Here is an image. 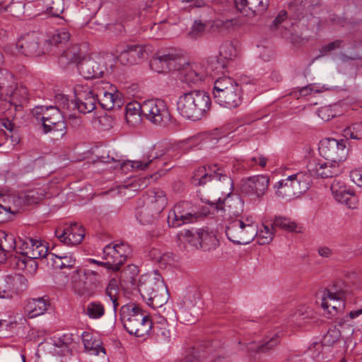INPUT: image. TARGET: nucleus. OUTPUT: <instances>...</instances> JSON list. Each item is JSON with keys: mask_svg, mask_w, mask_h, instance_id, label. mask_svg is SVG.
<instances>
[{"mask_svg": "<svg viewBox=\"0 0 362 362\" xmlns=\"http://www.w3.org/2000/svg\"><path fill=\"white\" fill-rule=\"evenodd\" d=\"M211 105V98L206 92L194 90L178 98L177 110L184 118L195 122L206 116Z\"/></svg>", "mask_w": 362, "mask_h": 362, "instance_id": "1", "label": "nucleus"}, {"mask_svg": "<svg viewBox=\"0 0 362 362\" xmlns=\"http://www.w3.org/2000/svg\"><path fill=\"white\" fill-rule=\"evenodd\" d=\"M119 315L126 331L136 337L147 335L153 327L150 316L134 303L122 306Z\"/></svg>", "mask_w": 362, "mask_h": 362, "instance_id": "2", "label": "nucleus"}, {"mask_svg": "<svg viewBox=\"0 0 362 362\" xmlns=\"http://www.w3.org/2000/svg\"><path fill=\"white\" fill-rule=\"evenodd\" d=\"M213 94L216 103L225 107L235 108L242 103L241 86L228 76L220 77L215 81Z\"/></svg>", "mask_w": 362, "mask_h": 362, "instance_id": "3", "label": "nucleus"}, {"mask_svg": "<svg viewBox=\"0 0 362 362\" xmlns=\"http://www.w3.org/2000/svg\"><path fill=\"white\" fill-rule=\"evenodd\" d=\"M42 33L31 32L21 37L15 45H6L4 51L12 55L22 54L25 57H37L49 51V44H45Z\"/></svg>", "mask_w": 362, "mask_h": 362, "instance_id": "4", "label": "nucleus"}, {"mask_svg": "<svg viewBox=\"0 0 362 362\" xmlns=\"http://www.w3.org/2000/svg\"><path fill=\"white\" fill-rule=\"evenodd\" d=\"M211 181L218 182V187L223 194L228 196L232 193L233 180L228 175L226 170L218 164L209 167L208 170L205 167H199L194 171L192 177V182L194 185L202 186Z\"/></svg>", "mask_w": 362, "mask_h": 362, "instance_id": "5", "label": "nucleus"}, {"mask_svg": "<svg viewBox=\"0 0 362 362\" xmlns=\"http://www.w3.org/2000/svg\"><path fill=\"white\" fill-rule=\"evenodd\" d=\"M167 158L159 145L153 146L142 158L136 160H127L122 164V168L130 167L135 170H144L146 169L157 170L156 175L162 176L173 167V165L168 163Z\"/></svg>", "mask_w": 362, "mask_h": 362, "instance_id": "6", "label": "nucleus"}, {"mask_svg": "<svg viewBox=\"0 0 362 362\" xmlns=\"http://www.w3.org/2000/svg\"><path fill=\"white\" fill-rule=\"evenodd\" d=\"M33 114H40L43 132L45 134L51 133L54 136L62 138L66 133V124L64 121V114L55 106L37 107Z\"/></svg>", "mask_w": 362, "mask_h": 362, "instance_id": "7", "label": "nucleus"}, {"mask_svg": "<svg viewBox=\"0 0 362 362\" xmlns=\"http://www.w3.org/2000/svg\"><path fill=\"white\" fill-rule=\"evenodd\" d=\"M167 205L165 193L160 189L149 190L146 205L136 214L141 224H152L158 218L160 214Z\"/></svg>", "mask_w": 362, "mask_h": 362, "instance_id": "8", "label": "nucleus"}, {"mask_svg": "<svg viewBox=\"0 0 362 362\" xmlns=\"http://www.w3.org/2000/svg\"><path fill=\"white\" fill-rule=\"evenodd\" d=\"M114 58L110 54H92L88 58H83L78 64V69L85 78H99L104 76L107 70L108 62Z\"/></svg>", "mask_w": 362, "mask_h": 362, "instance_id": "9", "label": "nucleus"}, {"mask_svg": "<svg viewBox=\"0 0 362 362\" xmlns=\"http://www.w3.org/2000/svg\"><path fill=\"white\" fill-rule=\"evenodd\" d=\"M226 234L231 242L237 245H246L251 243L257 235V225L241 219H235L229 222Z\"/></svg>", "mask_w": 362, "mask_h": 362, "instance_id": "10", "label": "nucleus"}, {"mask_svg": "<svg viewBox=\"0 0 362 362\" xmlns=\"http://www.w3.org/2000/svg\"><path fill=\"white\" fill-rule=\"evenodd\" d=\"M139 107L141 114L154 124H166L171 119L168 107L161 99L144 100Z\"/></svg>", "mask_w": 362, "mask_h": 362, "instance_id": "11", "label": "nucleus"}, {"mask_svg": "<svg viewBox=\"0 0 362 362\" xmlns=\"http://www.w3.org/2000/svg\"><path fill=\"white\" fill-rule=\"evenodd\" d=\"M98 104L105 110L119 108L123 105L122 93L115 86L103 81L95 84Z\"/></svg>", "mask_w": 362, "mask_h": 362, "instance_id": "12", "label": "nucleus"}, {"mask_svg": "<svg viewBox=\"0 0 362 362\" xmlns=\"http://www.w3.org/2000/svg\"><path fill=\"white\" fill-rule=\"evenodd\" d=\"M75 102L71 101L73 109H78L82 114L91 112L95 109L98 96L95 86L90 88L86 85L77 84L74 87Z\"/></svg>", "mask_w": 362, "mask_h": 362, "instance_id": "13", "label": "nucleus"}, {"mask_svg": "<svg viewBox=\"0 0 362 362\" xmlns=\"http://www.w3.org/2000/svg\"><path fill=\"white\" fill-rule=\"evenodd\" d=\"M319 152L325 160L339 163L344 160L347 156L346 141L324 139L320 142Z\"/></svg>", "mask_w": 362, "mask_h": 362, "instance_id": "14", "label": "nucleus"}, {"mask_svg": "<svg viewBox=\"0 0 362 362\" xmlns=\"http://www.w3.org/2000/svg\"><path fill=\"white\" fill-rule=\"evenodd\" d=\"M321 306L329 315L328 317L337 315L345 308L344 293L337 290L334 285L326 288L321 298Z\"/></svg>", "mask_w": 362, "mask_h": 362, "instance_id": "15", "label": "nucleus"}, {"mask_svg": "<svg viewBox=\"0 0 362 362\" xmlns=\"http://www.w3.org/2000/svg\"><path fill=\"white\" fill-rule=\"evenodd\" d=\"M139 291L143 298H150L153 291L161 289L163 291L160 298L158 300H164L165 298V284L158 271L141 276L139 284Z\"/></svg>", "mask_w": 362, "mask_h": 362, "instance_id": "16", "label": "nucleus"}, {"mask_svg": "<svg viewBox=\"0 0 362 362\" xmlns=\"http://www.w3.org/2000/svg\"><path fill=\"white\" fill-rule=\"evenodd\" d=\"M269 178L267 175H258L243 180L241 191L254 199L262 198L267 192Z\"/></svg>", "mask_w": 362, "mask_h": 362, "instance_id": "17", "label": "nucleus"}, {"mask_svg": "<svg viewBox=\"0 0 362 362\" xmlns=\"http://www.w3.org/2000/svg\"><path fill=\"white\" fill-rule=\"evenodd\" d=\"M20 244L18 246V252L26 256L30 259H40L46 257L48 254V247L47 243L40 240L27 238L20 239Z\"/></svg>", "mask_w": 362, "mask_h": 362, "instance_id": "18", "label": "nucleus"}, {"mask_svg": "<svg viewBox=\"0 0 362 362\" xmlns=\"http://www.w3.org/2000/svg\"><path fill=\"white\" fill-rule=\"evenodd\" d=\"M308 171L311 177L329 178L339 175L341 170L339 163L332 161L310 160L307 165Z\"/></svg>", "mask_w": 362, "mask_h": 362, "instance_id": "19", "label": "nucleus"}, {"mask_svg": "<svg viewBox=\"0 0 362 362\" xmlns=\"http://www.w3.org/2000/svg\"><path fill=\"white\" fill-rule=\"evenodd\" d=\"M189 206L190 204L187 202H182L175 204L168 213V226L176 228L195 220L196 216L189 210Z\"/></svg>", "mask_w": 362, "mask_h": 362, "instance_id": "20", "label": "nucleus"}, {"mask_svg": "<svg viewBox=\"0 0 362 362\" xmlns=\"http://www.w3.org/2000/svg\"><path fill=\"white\" fill-rule=\"evenodd\" d=\"M331 191L335 200L345 204L349 209H356L358 199L354 191L346 187L343 182L334 180L331 185Z\"/></svg>", "mask_w": 362, "mask_h": 362, "instance_id": "21", "label": "nucleus"}, {"mask_svg": "<svg viewBox=\"0 0 362 362\" xmlns=\"http://www.w3.org/2000/svg\"><path fill=\"white\" fill-rule=\"evenodd\" d=\"M56 236L67 245H76L82 242L85 236V229L77 223H72L64 228H57Z\"/></svg>", "mask_w": 362, "mask_h": 362, "instance_id": "22", "label": "nucleus"}, {"mask_svg": "<svg viewBox=\"0 0 362 362\" xmlns=\"http://www.w3.org/2000/svg\"><path fill=\"white\" fill-rule=\"evenodd\" d=\"M182 81L189 85L198 84L209 76L206 67L201 64H191L181 70Z\"/></svg>", "mask_w": 362, "mask_h": 362, "instance_id": "23", "label": "nucleus"}, {"mask_svg": "<svg viewBox=\"0 0 362 362\" xmlns=\"http://www.w3.org/2000/svg\"><path fill=\"white\" fill-rule=\"evenodd\" d=\"M4 279L6 298H12L13 295L23 292L28 288V281L21 274L8 275Z\"/></svg>", "mask_w": 362, "mask_h": 362, "instance_id": "24", "label": "nucleus"}, {"mask_svg": "<svg viewBox=\"0 0 362 362\" xmlns=\"http://www.w3.org/2000/svg\"><path fill=\"white\" fill-rule=\"evenodd\" d=\"M78 274L83 273V279L84 286L79 291V294L83 296L90 297L95 293V289L100 284L101 276L98 272L90 269H83V271H77Z\"/></svg>", "mask_w": 362, "mask_h": 362, "instance_id": "25", "label": "nucleus"}, {"mask_svg": "<svg viewBox=\"0 0 362 362\" xmlns=\"http://www.w3.org/2000/svg\"><path fill=\"white\" fill-rule=\"evenodd\" d=\"M50 306V302L47 297H40L28 300L25 313L28 318H34L46 313Z\"/></svg>", "mask_w": 362, "mask_h": 362, "instance_id": "26", "label": "nucleus"}, {"mask_svg": "<svg viewBox=\"0 0 362 362\" xmlns=\"http://www.w3.org/2000/svg\"><path fill=\"white\" fill-rule=\"evenodd\" d=\"M175 57L170 54H157L150 61L151 69L158 73L171 71L175 67Z\"/></svg>", "mask_w": 362, "mask_h": 362, "instance_id": "27", "label": "nucleus"}, {"mask_svg": "<svg viewBox=\"0 0 362 362\" xmlns=\"http://www.w3.org/2000/svg\"><path fill=\"white\" fill-rule=\"evenodd\" d=\"M296 197L307 192L312 183L309 172H298L289 175Z\"/></svg>", "mask_w": 362, "mask_h": 362, "instance_id": "28", "label": "nucleus"}, {"mask_svg": "<svg viewBox=\"0 0 362 362\" xmlns=\"http://www.w3.org/2000/svg\"><path fill=\"white\" fill-rule=\"evenodd\" d=\"M82 342L85 351L90 355H99L100 352L105 354V349L102 346V341L99 337L88 332H83L81 334Z\"/></svg>", "mask_w": 362, "mask_h": 362, "instance_id": "29", "label": "nucleus"}, {"mask_svg": "<svg viewBox=\"0 0 362 362\" xmlns=\"http://www.w3.org/2000/svg\"><path fill=\"white\" fill-rule=\"evenodd\" d=\"M46 193V188L43 187H37L28 189L17 197L18 199H20V202H18L19 207L22 203L27 205L37 204L45 197Z\"/></svg>", "mask_w": 362, "mask_h": 362, "instance_id": "30", "label": "nucleus"}, {"mask_svg": "<svg viewBox=\"0 0 362 362\" xmlns=\"http://www.w3.org/2000/svg\"><path fill=\"white\" fill-rule=\"evenodd\" d=\"M236 8L240 11H251L262 13L269 6V0H235Z\"/></svg>", "mask_w": 362, "mask_h": 362, "instance_id": "31", "label": "nucleus"}, {"mask_svg": "<svg viewBox=\"0 0 362 362\" xmlns=\"http://www.w3.org/2000/svg\"><path fill=\"white\" fill-rule=\"evenodd\" d=\"M103 258L107 264V269L113 271H118L124 264L121 255H117L116 249L110 244L104 247Z\"/></svg>", "mask_w": 362, "mask_h": 362, "instance_id": "32", "label": "nucleus"}, {"mask_svg": "<svg viewBox=\"0 0 362 362\" xmlns=\"http://www.w3.org/2000/svg\"><path fill=\"white\" fill-rule=\"evenodd\" d=\"M275 194L277 197L291 199L296 197L289 176L277 182L274 185Z\"/></svg>", "mask_w": 362, "mask_h": 362, "instance_id": "33", "label": "nucleus"}, {"mask_svg": "<svg viewBox=\"0 0 362 362\" xmlns=\"http://www.w3.org/2000/svg\"><path fill=\"white\" fill-rule=\"evenodd\" d=\"M130 49L132 64H137L141 59L147 58L153 52L151 45H128Z\"/></svg>", "mask_w": 362, "mask_h": 362, "instance_id": "34", "label": "nucleus"}, {"mask_svg": "<svg viewBox=\"0 0 362 362\" xmlns=\"http://www.w3.org/2000/svg\"><path fill=\"white\" fill-rule=\"evenodd\" d=\"M84 313L91 320H99L105 315V308L99 300L91 301L84 308Z\"/></svg>", "mask_w": 362, "mask_h": 362, "instance_id": "35", "label": "nucleus"}, {"mask_svg": "<svg viewBox=\"0 0 362 362\" xmlns=\"http://www.w3.org/2000/svg\"><path fill=\"white\" fill-rule=\"evenodd\" d=\"M20 244L16 241L15 237L11 233H7L4 230H0V254L9 252L13 250L18 252V246Z\"/></svg>", "mask_w": 362, "mask_h": 362, "instance_id": "36", "label": "nucleus"}, {"mask_svg": "<svg viewBox=\"0 0 362 362\" xmlns=\"http://www.w3.org/2000/svg\"><path fill=\"white\" fill-rule=\"evenodd\" d=\"M278 342V336L274 334L269 339H265L261 345L258 344L256 341L247 343L246 348L249 351L264 353L276 346Z\"/></svg>", "mask_w": 362, "mask_h": 362, "instance_id": "37", "label": "nucleus"}, {"mask_svg": "<svg viewBox=\"0 0 362 362\" xmlns=\"http://www.w3.org/2000/svg\"><path fill=\"white\" fill-rule=\"evenodd\" d=\"M139 106L138 104L129 103L126 107L125 119L131 127H135L141 122Z\"/></svg>", "mask_w": 362, "mask_h": 362, "instance_id": "38", "label": "nucleus"}, {"mask_svg": "<svg viewBox=\"0 0 362 362\" xmlns=\"http://www.w3.org/2000/svg\"><path fill=\"white\" fill-rule=\"evenodd\" d=\"M19 202L17 197L2 192L0 195V214L2 211L13 213L19 207Z\"/></svg>", "mask_w": 362, "mask_h": 362, "instance_id": "39", "label": "nucleus"}, {"mask_svg": "<svg viewBox=\"0 0 362 362\" xmlns=\"http://www.w3.org/2000/svg\"><path fill=\"white\" fill-rule=\"evenodd\" d=\"M238 24L237 18L221 19L218 18L213 21L211 28L221 33H227L233 30Z\"/></svg>", "mask_w": 362, "mask_h": 362, "instance_id": "40", "label": "nucleus"}, {"mask_svg": "<svg viewBox=\"0 0 362 362\" xmlns=\"http://www.w3.org/2000/svg\"><path fill=\"white\" fill-rule=\"evenodd\" d=\"M71 35L66 28L57 30L50 37H45V44H49V50L52 45L65 44L70 39Z\"/></svg>", "mask_w": 362, "mask_h": 362, "instance_id": "41", "label": "nucleus"}, {"mask_svg": "<svg viewBox=\"0 0 362 362\" xmlns=\"http://www.w3.org/2000/svg\"><path fill=\"white\" fill-rule=\"evenodd\" d=\"M105 294L110 298L113 304V310L116 313L119 303L118 298L119 296V287L118 281L113 278L110 280L105 290Z\"/></svg>", "mask_w": 362, "mask_h": 362, "instance_id": "42", "label": "nucleus"}, {"mask_svg": "<svg viewBox=\"0 0 362 362\" xmlns=\"http://www.w3.org/2000/svg\"><path fill=\"white\" fill-rule=\"evenodd\" d=\"M199 247L209 250L215 248L218 245V240L212 232L199 229Z\"/></svg>", "mask_w": 362, "mask_h": 362, "instance_id": "43", "label": "nucleus"}, {"mask_svg": "<svg viewBox=\"0 0 362 362\" xmlns=\"http://www.w3.org/2000/svg\"><path fill=\"white\" fill-rule=\"evenodd\" d=\"M49 256L53 262L52 266L55 269L71 268L76 262V259L71 255L58 256L51 253Z\"/></svg>", "mask_w": 362, "mask_h": 362, "instance_id": "44", "label": "nucleus"}, {"mask_svg": "<svg viewBox=\"0 0 362 362\" xmlns=\"http://www.w3.org/2000/svg\"><path fill=\"white\" fill-rule=\"evenodd\" d=\"M163 291L161 289H157L156 291H153V294L151 295L150 298H143L145 300L147 301V304L152 307L153 308H161L163 305H164L168 300L170 294L168 293V290L167 286H165V298H164V300H156L158 299V298H160V296H162Z\"/></svg>", "mask_w": 362, "mask_h": 362, "instance_id": "45", "label": "nucleus"}, {"mask_svg": "<svg viewBox=\"0 0 362 362\" xmlns=\"http://www.w3.org/2000/svg\"><path fill=\"white\" fill-rule=\"evenodd\" d=\"M177 237L179 240L182 243H187L196 248L199 247V229L196 232V233H193L191 230H189L180 231L177 234Z\"/></svg>", "mask_w": 362, "mask_h": 362, "instance_id": "46", "label": "nucleus"}, {"mask_svg": "<svg viewBox=\"0 0 362 362\" xmlns=\"http://www.w3.org/2000/svg\"><path fill=\"white\" fill-rule=\"evenodd\" d=\"M62 64L78 63L81 59V54L77 47H73L65 50L59 57Z\"/></svg>", "mask_w": 362, "mask_h": 362, "instance_id": "47", "label": "nucleus"}, {"mask_svg": "<svg viewBox=\"0 0 362 362\" xmlns=\"http://www.w3.org/2000/svg\"><path fill=\"white\" fill-rule=\"evenodd\" d=\"M255 237L259 245L269 244L274 237L273 229H270L268 226L263 225L262 228L259 230L257 228V235Z\"/></svg>", "mask_w": 362, "mask_h": 362, "instance_id": "48", "label": "nucleus"}, {"mask_svg": "<svg viewBox=\"0 0 362 362\" xmlns=\"http://www.w3.org/2000/svg\"><path fill=\"white\" fill-rule=\"evenodd\" d=\"M206 28V25L200 20L194 21L187 33V38L190 40H197L202 37L205 33Z\"/></svg>", "mask_w": 362, "mask_h": 362, "instance_id": "49", "label": "nucleus"}, {"mask_svg": "<svg viewBox=\"0 0 362 362\" xmlns=\"http://www.w3.org/2000/svg\"><path fill=\"white\" fill-rule=\"evenodd\" d=\"M344 136L349 139H362V122L354 123L344 129Z\"/></svg>", "mask_w": 362, "mask_h": 362, "instance_id": "50", "label": "nucleus"}, {"mask_svg": "<svg viewBox=\"0 0 362 362\" xmlns=\"http://www.w3.org/2000/svg\"><path fill=\"white\" fill-rule=\"evenodd\" d=\"M296 223L290 218L281 216L276 217L272 225V229L274 227H278L288 232L296 230Z\"/></svg>", "mask_w": 362, "mask_h": 362, "instance_id": "51", "label": "nucleus"}, {"mask_svg": "<svg viewBox=\"0 0 362 362\" xmlns=\"http://www.w3.org/2000/svg\"><path fill=\"white\" fill-rule=\"evenodd\" d=\"M25 4L21 1H13L8 5L4 3V8H0V11H6L12 16L19 18L24 13Z\"/></svg>", "mask_w": 362, "mask_h": 362, "instance_id": "52", "label": "nucleus"}, {"mask_svg": "<svg viewBox=\"0 0 362 362\" xmlns=\"http://www.w3.org/2000/svg\"><path fill=\"white\" fill-rule=\"evenodd\" d=\"M341 337V332L339 329L334 327L329 329L324 336L322 344L326 346H332L337 342Z\"/></svg>", "mask_w": 362, "mask_h": 362, "instance_id": "53", "label": "nucleus"}, {"mask_svg": "<svg viewBox=\"0 0 362 362\" xmlns=\"http://www.w3.org/2000/svg\"><path fill=\"white\" fill-rule=\"evenodd\" d=\"M219 52L221 57L228 60L232 59L236 54L234 46L229 42L223 44L220 47Z\"/></svg>", "mask_w": 362, "mask_h": 362, "instance_id": "54", "label": "nucleus"}, {"mask_svg": "<svg viewBox=\"0 0 362 362\" xmlns=\"http://www.w3.org/2000/svg\"><path fill=\"white\" fill-rule=\"evenodd\" d=\"M13 75L6 69H0V85L5 88L14 84Z\"/></svg>", "mask_w": 362, "mask_h": 362, "instance_id": "55", "label": "nucleus"}, {"mask_svg": "<svg viewBox=\"0 0 362 362\" xmlns=\"http://www.w3.org/2000/svg\"><path fill=\"white\" fill-rule=\"evenodd\" d=\"M231 202H233L235 204L240 206V209L242 207V203L240 198L236 197L235 200H233L229 197H228L226 199L223 200V202L221 204L219 203L218 205L216 206L217 209H223L224 211L228 210L229 213H233L234 214H239L238 210H235L234 211H230V208L232 206Z\"/></svg>", "mask_w": 362, "mask_h": 362, "instance_id": "56", "label": "nucleus"}, {"mask_svg": "<svg viewBox=\"0 0 362 362\" xmlns=\"http://www.w3.org/2000/svg\"><path fill=\"white\" fill-rule=\"evenodd\" d=\"M112 246L115 247V249H116V252L117 255H121V259L124 263L127 257L131 254L132 252L129 246L127 244L123 243L116 244Z\"/></svg>", "mask_w": 362, "mask_h": 362, "instance_id": "57", "label": "nucleus"}, {"mask_svg": "<svg viewBox=\"0 0 362 362\" xmlns=\"http://www.w3.org/2000/svg\"><path fill=\"white\" fill-rule=\"evenodd\" d=\"M71 335L69 334H64L61 338L58 339L55 342L57 346L62 348V351H69L70 345L72 342Z\"/></svg>", "mask_w": 362, "mask_h": 362, "instance_id": "58", "label": "nucleus"}, {"mask_svg": "<svg viewBox=\"0 0 362 362\" xmlns=\"http://www.w3.org/2000/svg\"><path fill=\"white\" fill-rule=\"evenodd\" d=\"M131 59L130 49H129V45H127L124 49L120 51L119 54L117 55V59L121 64L126 65L132 64Z\"/></svg>", "mask_w": 362, "mask_h": 362, "instance_id": "59", "label": "nucleus"}, {"mask_svg": "<svg viewBox=\"0 0 362 362\" xmlns=\"http://www.w3.org/2000/svg\"><path fill=\"white\" fill-rule=\"evenodd\" d=\"M56 102L58 105V108L63 110H69L70 107V103L68 97L64 94H58L56 95Z\"/></svg>", "mask_w": 362, "mask_h": 362, "instance_id": "60", "label": "nucleus"}, {"mask_svg": "<svg viewBox=\"0 0 362 362\" xmlns=\"http://www.w3.org/2000/svg\"><path fill=\"white\" fill-rule=\"evenodd\" d=\"M342 44V41L339 40H337L334 42H332L325 46H323L320 52L322 55L327 54L329 52L335 50L336 49L340 48Z\"/></svg>", "mask_w": 362, "mask_h": 362, "instance_id": "61", "label": "nucleus"}, {"mask_svg": "<svg viewBox=\"0 0 362 362\" xmlns=\"http://www.w3.org/2000/svg\"><path fill=\"white\" fill-rule=\"evenodd\" d=\"M148 255L152 260L159 263L165 262V257H168L167 255H163L159 250L156 248H152L148 252Z\"/></svg>", "mask_w": 362, "mask_h": 362, "instance_id": "62", "label": "nucleus"}, {"mask_svg": "<svg viewBox=\"0 0 362 362\" xmlns=\"http://www.w3.org/2000/svg\"><path fill=\"white\" fill-rule=\"evenodd\" d=\"M211 141L214 144L223 143V141H227L228 137L223 134H221L218 129H215L210 135Z\"/></svg>", "mask_w": 362, "mask_h": 362, "instance_id": "63", "label": "nucleus"}, {"mask_svg": "<svg viewBox=\"0 0 362 362\" xmlns=\"http://www.w3.org/2000/svg\"><path fill=\"white\" fill-rule=\"evenodd\" d=\"M351 180L358 186H362V170L355 169L350 172Z\"/></svg>", "mask_w": 362, "mask_h": 362, "instance_id": "64", "label": "nucleus"}]
</instances>
